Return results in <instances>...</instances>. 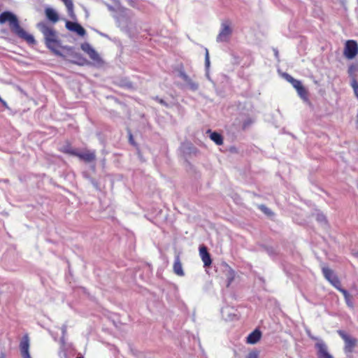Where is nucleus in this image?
<instances>
[{"mask_svg":"<svg viewBox=\"0 0 358 358\" xmlns=\"http://www.w3.org/2000/svg\"><path fill=\"white\" fill-rule=\"evenodd\" d=\"M8 22L9 28L13 34L25 41L29 45H36L37 41L34 36L27 33L20 24L17 16L13 12L6 10L0 14V24Z\"/></svg>","mask_w":358,"mask_h":358,"instance_id":"nucleus-1","label":"nucleus"},{"mask_svg":"<svg viewBox=\"0 0 358 358\" xmlns=\"http://www.w3.org/2000/svg\"><path fill=\"white\" fill-rule=\"evenodd\" d=\"M36 28L42 33L44 43L58 37L57 31L53 27L48 26L44 21L38 22Z\"/></svg>","mask_w":358,"mask_h":358,"instance_id":"nucleus-2","label":"nucleus"},{"mask_svg":"<svg viewBox=\"0 0 358 358\" xmlns=\"http://www.w3.org/2000/svg\"><path fill=\"white\" fill-rule=\"evenodd\" d=\"M179 149L187 162L188 157H197L200 154V150L189 141L181 143Z\"/></svg>","mask_w":358,"mask_h":358,"instance_id":"nucleus-3","label":"nucleus"},{"mask_svg":"<svg viewBox=\"0 0 358 358\" xmlns=\"http://www.w3.org/2000/svg\"><path fill=\"white\" fill-rule=\"evenodd\" d=\"M46 48L52 52L55 55L66 60V56L64 55L58 48L61 46L62 41L57 37L55 38L50 39L44 43Z\"/></svg>","mask_w":358,"mask_h":358,"instance_id":"nucleus-4","label":"nucleus"},{"mask_svg":"<svg viewBox=\"0 0 358 358\" xmlns=\"http://www.w3.org/2000/svg\"><path fill=\"white\" fill-rule=\"evenodd\" d=\"M178 71V76L181 79L184 80V82L186 83L188 88L193 91H197L199 88V85L198 83L193 81L190 77L185 73L184 67L182 65H181L178 69H177Z\"/></svg>","mask_w":358,"mask_h":358,"instance_id":"nucleus-5","label":"nucleus"},{"mask_svg":"<svg viewBox=\"0 0 358 358\" xmlns=\"http://www.w3.org/2000/svg\"><path fill=\"white\" fill-rule=\"evenodd\" d=\"M338 334L345 341V352L347 353L352 352L355 347L357 345L358 340L351 337L343 330H338Z\"/></svg>","mask_w":358,"mask_h":358,"instance_id":"nucleus-6","label":"nucleus"},{"mask_svg":"<svg viewBox=\"0 0 358 358\" xmlns=\"http://www.w3.org/2000/svg\"><path fill=\"white\" fill-rule=\"evenodd\" d=\"M344 55L348 59H352L356 57L358 53V44L355 41H347L345 44Z\"/></svg>","mask_w":358,"mask_h":358,"instance_id":"nucleus-7","label":"nucleus"},{"mask_svg":"<svg viewBox=\"0 0 358 358\" xmlns=\"http://www.w3.org/2000/svg\"><path fill=\"white\" fill-rule=\"evenodd\" d=\"M322 271L324 278L336 289H339L341 281L333 270L327 266H323Z\"/></svg>","mask_w":358,"mask_h":358,"instance_id":"nucleus-8","label":"nucleus"},{"mask_svg":"<svg viewBox=\"0 0 358 358\" xmlns=\"http://www.w3.org/2000/svg\"><path fill=\"white\" fill-rule=\"evenodd\" d=\"M66 28L71 31L76 33L80 36H85L87 34L86 30L78 22L66 20L65 23Z\"/></svg>","mask_w":358,"mask_h":358,"instance_id":"nucleus-9","label":"nucleus"},{"mask_svg":"<svg viewBox=\"0 0 358 358\" xmlns=\"http://www.w3.org/2000/svg\"><path fill=\"white\" fill-rule=\"evenodd\" d=\"M232 34V29L229 24L223 22L222 23L221 30L217 36V42H227L229 40V37Z\"/></svg>","mask_w":358,"mask_h":358,"instance_id":"nucleus-10","label":"nucleus"},{"mask_svg":"<svg viewBox=\"0 0 358 358\" xmlns=\"http://www.w3.org/2000/svg\"><path fill=\"white\" fill-rule=\"evenodd\" d=\"M199 254L203 262V266L205 268L209 267L212 264V259L210 254L208 251L207 247L204 245H200Z\"/></svg>","mask_w":358,"mask_h":358,"instance_id":"nucleus-11","label":"nucleus"},{"mask_svg":"<svg viewBox=\"0 0 358 358\" xmlns=\"http://www.w3.org/2000/svg\"><path fill=\"white\" fill-rule=\"evenodd\" d=\"M73 59H67L70 63L77 64L78 66H85L89 64V62L86 58H85L80 53L76 52L75 51L70 53V55Z\"/></svg>","mask_w":358,"mask_h":358,"instance_id":"nucleus-12","label":"nucleus"},{"mask_svg":"<svg viewBox=\"0 0 358 358\" xmlns=\"http://www.w3.org/2000/svg\"><path fill=\"white\" fill-rule=\"evenodd\" d=\"M315 217L317 222L321 225V227L324 231H328L330 227V225L326 215L324 214L320 210H317L316 213H315Z\"/></svg>","mask_w":358,"mask_h":358,"instance_id":"nucleus-13","label":"nucleus"},{"mask_svg":"<svg viewBox=\"0 0 358 358\" xmlns=\"http://www.w3.org/2000/svg\"><path fill=\"white\" fill-rule=\"evenodd\" d=\"M317 348V358H334V357L329 352L328 348L323 342L316 343Z\"/></svg>","mask_w":358,"mask_h":358,"instance_id":"nucleus-14","label":"nucleus"},{"mask_svg":"<svg viewBox=\"0 0 358 358\" xmlns=\"http://www.w3.org/2000/svg\"><path fill=\"white\" fill-rule=\"evenodd\" d=\"M45 15L48 21L52 24H55L59 20L57 12L52 8L48 7L45 9Z\"/></svg>","mask_w":358,"mask_h":358,"instance_id":"nucleus-15","label":"nucleus"},{"mask_svg":"<svg viewBox=\"0 0 358 358\" xmlns=\"http://www.w3.org/2000/svg\"><path fill=\"white\" fill-rule=\"evenodd\" d=\"M296 92L298 93V95L303 101V102H305L306 103H307L308 105L311 106V102H310V99H308V91L302 85V83H301L296 88Z\"/></svg>","mask_w":358,"mask_h":358,"instance_id":"nucleus-16","label":"nucleus"},{"mask_svg":"<svg viewBox=\"0 0 358 358\" xmlns=\"http://www.w3.org/2000/svg\"><path fill=\"white\" fill-rule=\"evenodd\" d=\"M262 338V332L259 329L252 331L246 338V342L249 344H256Z\"/></svg>","mask_w":358,"mask_h":358,"instance_id":"nucleus-17","label":"nucleus"},{"mask_svg":"<svg viewBox=\"0 0 358 358\" xmlns=\"http://www.w3.org/2000/svg\"><path fill=\"white\" fill-rule=\"evenodd\" d=\"M76 157H78L85 162H92L96 159L95 152L90 151H87L85 152H80L78 151Z\"/></svg>","mask_w":358,"mask_h":358,"instance_id":"nucleus-18","label":"nucleus"},{"mask_svg":"<svg viewBox=\"0 0 358 358\" xmlns=\"http://www.w3.org/2000/svg\"><path fill=\"white\" fill-rule=\"evenodd\" d=\"M173 268V272L176 275H178L179 276L185 275V272L182 269V263L180 262V258L179 255H177L175 256V260H174Z\"/></svg>","mask_w":358,"mask_h":358,"instance_id":"nucleus-19","label":"nucleus"},{"mask_svg":"<svg viewBox=\"0 0 358 358\" xmlns=\"http://www.w3.org/2000/svg\"><path fill=\"white\" fill-rule=\"evenodd\" d=\"M114 83L116 85H117V86H119L120 87H122V88L129 89V90H131V89L134 88L133 83L131 82L129 80V78H119L117 80H115L114 82Z\"/></svg>","mask_w":358,"mask_h":358,"instance_id":"nucleus-20","label":"nucleus"},{"mask_svg":"<svg viewBox=\"0 0 358 358\" xmlns=\"http://www.w3.org/2000/svg\"><path fill=\"white\" fill-rule=\"evenodd\" d=\"M207 133L210 134V138L217 145L223 144V136L222 135L217 131H212L210 129L207 131Z\"/></svg>","mask_w":358,"mask_h":358,"instance_id":"nucleus-21","label":"nucleus"},{"mask_svg":"<svg viewBox=\"0 0 358 358\" xmlns=\"http://www.w3.org/2000/svg\"><path fill=\"white\" fill-rule=\"evenodd\" d=\"M225 275L227 278V287H229L235 278V271L227 264L225 265Z\"/></svg>","mask_w":358,"mask_h":358,"instance_id":"nucleus-22","label":"nucleus"},{"mask_svg":"<svg viewBox=\"0 0 358 358\" xmlns=\"http://www.w3.org/2000/svg\"><path fill=\"white\" fill-rule=\"evenodd\" d=\"M20 351L22 352H29V338L27 334L23 336L20 343Z\"/></svg>","mask_w":358,"mask_h":358,"instance_id":"nucleus-23","label":"nucleus"},{"mask_svg":"<svg viewBox=\"0 0 358 358\" xmlns=\"http://www.w3.org/2000/svg\"><path fill=\"white\" fill-rule=\"evenodd\" d=\"M205 50H206V53H205L206 76L208 80H210V82H213V80H211V78L210 76V73H209L210 66L209 52H208V50L207 48H206Z\"/></svg>","mask_w":358,"mask_h":358,"instance_id":"nucleus-24","label":"nucleus"},{"mask_svg":"<svg viewBox=\"0 0 358 358\" xmlns=\"http://www.w3.org/2000/svg\"><path fill=\"white\" fill-rule=\"evenodd\" d=\"M283 78H285L287 82L291 83L292 86L296 89L301 82L297 79L294 78L291 75L287 73H283L282 74Z\"/></svg>","mask_w":358,"mask_h":358,"instance_id":"nucleus-25","label":"nucleus"},{"mask_svg":"<svg viewBox=\"0 0 358 358\" xmlns=\"http://www.w3.org/2000/svg\"><path fill=\"white\" fill-rule=\"evenodd\" d=\"M87 55L92 60L98 64L103 62L98 52L93 48H92L90 52H87Z\"/></svg>","mask_w":358,"mask_h":358,"instance_id":"nucleus-26","label":"nucleus"},{"mask_svg":"<svg viewBox=\"0 0 358 358\" xmlns=\"http://www.w3.org/2000/svg\"><path fill=\"white\" fill-rule=\"evenodd\" d=\"M87 55L92 60L98 64L103 62L98 52L93 48H92L90 52H87Z\"/></svg>","mask_w":358,"mask_h":358,"instance_id":"nucleus-27","label":"nucleus"},{"mask_svg":"<svg viewBox=\"0 0 358 358\" xmlns=\"http://www.w3.org/2000/svg\"><path fill=\"white\" fill-rule=\"evenodd\" d=\"M261 250L266 252L271 257H275L278 255L276 250L271 245H262Z\"/></svg>","mask_w":358,"mask_h":358,"instance_id":"nucleus-28","label":"nucleus"},{"mask_svg":"<svg viewBox=\"0 0 358 358\" xmlns=\"http://www.w3.org/2000/svg\"><path fill=\"white\" fill-rule=\"evenodd\" d=\"M61 151L64 153L72 155V156H76L78 150L76 149H73L70 144L65 145L62 147Z\"/></svg>","mask_w":358,"mask_h":358,"instance_id":"nucleus-29","label":"nucleus"},{"mask_svg":"<svg viewBox=\"0 0 358 358\" xmlns=\"http://www.w3.org/2000/svg\"><path fill=\"white\" fill-rule=\"evenodd\" d=\"M152 99L157 101L159 103H160L161 105L164 106L167 108H170L173 106V103L172 102H167L166 100L160 98L158 96H153Z\"/></svg>","mask_w":358,"mask_h":358,"instance_id":"nucleus-30","label":"nucleus"},{"mask_svg":"<svg viewBox=\"0 0 358 358\" xmlns=\"http://www.w3.org/2000/svg\"><path fill=\"white\" fill-rule=\"evenodd\" d=\"M337 289L343 294L347 304L348 306H352V303H351V298H352V296L349 294V292L346 289L342 288L341 285L339 287V289Z\"/></svg>","mask_w":358,"mask_h":358,"instance_id":"nucleus-31","label":"nucleus"},{"mask_svg":"<svg viewBox=\"0 0 358 358\" xmlns=\"http://www.w3.org/2000/svg\"><path fill=\"white\" fill-rule=\"evenodd\" d=\"M258 208L268 217H272L274 215V213L264 204L259 205Z\"/></svg>","mask_w":358,"mask_h":358,"instance_id":"nucleus-32","label":"nucleus"},{"mask_svg":"<svg viewBox=\"0 0 358 358\" xmlns=\"http://www.w3.org/2000/svg\"><path fill=\"white\" fill-rule=\"evenodd\" d=\"M128 136H129V142L131 145L135 147L138 151V154L140 156V150L138 148V143L134 141V136L131 132V131H128Z\"/></svg>","mask_w":358,"mask_h":358,"instance_id":"nucleus-33","label":"nucleus"},{"mask_svg":"<svg viewBox=\"0 0 358 358\" xmlns=\"http://www.w3.org/2000/svg\"><path fill=\"white\" fill-rule=\"evenodd\" d=\"M61 330H62V336L60 338V342L62 343V345H65V343H66L65 337H66V335L67 333V324H64L61 327Z\"/></svg>","mask_w":358,"mask_h":358,"instance_id":"nucleus-34","label":"nucleus"},{"mask_svg":"<svg viewBox=\"0 0 358 358\" xmlns=\"http://www.w3.org/2000/svg\"><path fill=\"white\" fill-rule=\"evenodd\" d=\"M351 86L354 90L355 94L358 98V82L355 78H352L351 81Z\"/></svg>","mask_w":358,"mask_h":358,"instance_id":"nucleus-35","label":"nucleus"},{"mask_svg":"<svg viewBox=\"0 0 358 358\" xmlns=\"http://www.w3.org/2000/svg\"><path fill=\"white\" fill-rule=\"evenodd\" d=\"M92 48V47L91 46V45L87 42H85V43H82L80 45L81 50L87 54L88 52H90V50H91Z\"/></svg>","mask_w":358,"mask_h":358,"instance_id":"nucleus-36","label":"nucleus"},{"mask_svg":"<svg viewBox=\"0 0 358 358\" xmlns=\"http://www.w3.org/2000/svg\"><path fill=\"white\" fill-rule=\"evenodd\" d=\"M59 48L64 50H66L67 54L69 55H70V53L74 51V47L69 45H63L62 43L61 44Z\"/></svg>","mask_w":358,"mask_h":358,"instance_id":"nucleus-37","label":"nucleus"},{"mask_svg":"<svg viewBox=\"0 0 358 358\" xmlns=\"http://www.w3.org/2000/svg\"><path fill=\"white\" fill-rule=\"evenodd\" d=\"M259 352L258 350H252L248 353L246 358H259Z\"/></svg>","mask_w":358,"mask_h":358,"instance_id":"nucleus-38","label":"nucleus"},{"mask_svg":"<svg viewBox=\"0 0 358 358\" xmlns=\"http://www.w3.org/2000/svg\"><path fill=\"white\" fill-rule=\"evenodd\" d=\"M252 120L250 119V118H248L245 120H244V122H243V129H247L248 127H250L252 124Z\"/></svg>","mask_w":358,"mask_h":358,"instance_id":"nucleus-39","label":"nucleus"},{"mask_svg":"<svg viewBox=\"0 0 358 358\" xmlns=\"http://www.w3.org/2000/svg\"><path fill=\"white\" fill-rule=\"evenodd\" d=\"M92 183V185L96 188V189H100L99 182L93 178L87 177Z\"/></svg>","mask_w":358,"mask_h":358,"instance_id":"nucleus-40","label":"nucleus"},{"mask_svg":"<svg viewBox=\"0 0 358 358\" xmlns=\"http://www.w3.org/2000/svg\"><path fill=\"white\" fill-rule=\"evenodd\" d=\"M129 5L131 7H135L136 5V0H126Z\"/></svg>","mask_w":358,"mask_h":358,"instance_id":"nucleus-41","label":"nucleus"},{"mask_svg":"<svg viewBox=\"0 0 358 358\" xmlns=\"http://www.w3.org/2000/svg\"><path fill=\"white\" fill-rule=\"evenodd\" d=\"M0 103L2 104V106L6 108V109H8L10 110V108L9 106H8L7 103L1 97V101H0Z\"/></svg>","mask_w":358,"mask_h":358,"instance_id":"nucleus-42","label":"nucleus"},{"mask_svg":"<svg viewBox=\"0 0 358 358\" xmlns=\"http://www.w3.org/2000/svg\"><path fill=\"white\" fill-rule=\"evenodd\" d=\"M22 358H31L29 352H22Z\"/></svg>","mask_w":358,"mask_h":358,"instance_id":"nucleus-43","label":"nucleus"},{"mask_svg":"<svg viewBox=\"0 0 358 358\" xmlns=\"http://www.w3.org/2000/svg\"><path fill=\"white\" fill-rule=\"evenodd\" d=\"M273 51H274V55L275 57V58L279 60V52L277 49L274 48L273 49Z\"/></svg>","mask_w":358,"mask_h":358,"instance_id":"nucleus-44","label":"nucleus"},{"mask_svg":"<svg viewBox=\"0 0 358 358\" xmlns=\"http://www.w3.org/2000/svg\"><path fill=\"white\" fill-rule=\"evenodd\" d=\"M353 71H354V66H350L348 69V73L349 74H352L353 73Z\"/></svg>","mask_w":358,"mask_h":358,"instance_id":"nucleus-45","label":"nucleus"},{"mask_svg":"<svg viewBox=\"0 0 358 358\" xmlns=\"http://www.w3.org/2000/svg\"><path fill=\"white\" fill-rule=\"evenodd\" d=\"M0 358H6V354L4 352L1 351L0 352Z\"/></svg>","mask_w":358,"mask_h":358,"instance_id":"nucleus-46","label":"nucleus"},{"mask_svg":"<svg viewBox=\"0 0 358 358\" xmlns=\"http://www.w3.org/2000/svg\"><path fill=\"white\" fill-rule=\"evenodd\" d=\"M99 34L103 36V37H106V38H109L108 36L106 34H104V33H102V32H99Z\"/></svg>","mask_w":358,"mask_h":358,"instance_id":"nucleus-47","label":"nucleus"},{"mask_svg":"<svg viewBox=\"0 0 358 358\" xmlns=\"http://www.w3.org/2000/svg\"><path fill=\"white\" fill-rule=\"evenodd\" d=\"M308 333L309 336H310V338H313V336H311V334H310V331H308Z\"/></svg>","mask_w":358,"mask_h":358,"instance_id":"nucleus-48","label":"nucleus"},{"mask_svg":"<svg viewBox=\"0 0 358 358\" xmlns=\"http://www.w3.org/2000/svg\"><path fill=\"white\" fill-rule=\"evenodd\" d=\"M76 358H83V357H77Z\"/></svg>","mask_w":358,"mask_h":358,"instance_id":"nucleus-49","label":"nucleus"},{"mask_svg":"<svg viewBox=\"0 0 358 358\" xmlns=\"http://www.w3.org/2000/svg\"><path fill=\"white\" fill-rule=\"evenodd\" d=\"M357 256H358V252H357Z\"/></svg>","mask_w":358,"mask_h":358,"instance_id":"nucleus-50","label":"nucleus"}]
</instances>
